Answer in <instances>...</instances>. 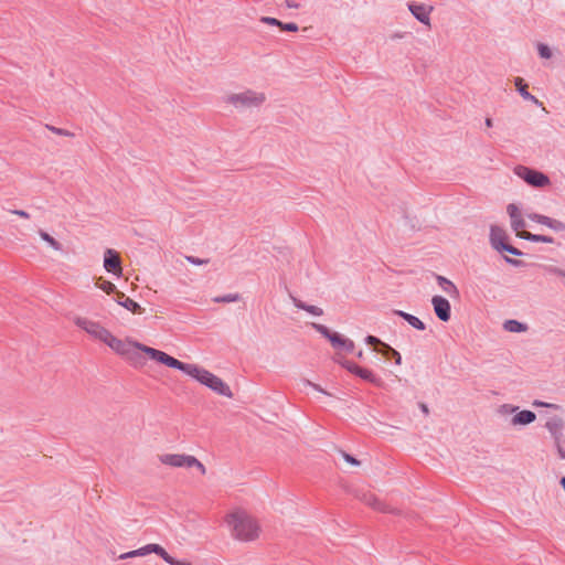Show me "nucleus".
<instances>
[{
	"label": "nucleus",
	"mask_w": 565,
	"mask_h": 565,
	"mask_svg": "<svg viewBox=\"0 0 565 565\" xmlns=\"http://www.w3.org/2000/svg\"><path fill=\"white\" fill-rule=\"evenodd\" d=\"M224 524L235 541L249 543L262 535V525L256 516L243 507H233L224 515Z\"/></svg>",
	"instance_id": "obj_1"
},
{
	"label": "nucleus",
	"mask_w": 565,
	"mask_h": 565,
	"mask_svg": "<svg viewBox=\"0 0 565 565\" xmlns=\"http://www.w3.org/2000/svg\"><path fill=\"white\" fill-rule=\"evenodd\" d=\"M126 350L128 353H122L121 356L125 358L131 365L142 366L145 361L142 360V354L147 355L150 360L166 365L170 369H175L183 372L186 363L169 355L168 353L142 344L136 340L127 338Z\"/></svg>",
	"instance_id": "obj_2"
},
{
	"label": "nucleus",
	"mask_w": 565,
	"mask_h": 565,
	"mask_svg": "<svg viewBox=\"0 0 565 565\" xmlns=\"http://www.w3.org/2000/svg\"><path fill=\"white\" fill-rule=\"evenodd\" d=\"M73 322L94 340L105 343L116 354L121 356L122 353H128L126 350L127 339L122 340L117 338L98 321L77 316L74 318Z\"/></svg>",
	"instance_id": "obj_3"
},
{
	"label": "nucleus",
	"mask_w": 565,
	"mask_h": 565,
	"mask_svg": "<svg viewBox=\"0 0 565 565\" xmlns=\"http://www.w3.org/2000/svg\"><path fill=\"white\" fill-rule=\"evenodd\" d=\"M183 373L218 395L233 396L230 386L221 377L195 363H186Z\"/></svg>",
	"instance_id": "obj_4"
},
{
	"label": "nucleus",
	"mask_w": 565,
	"mask_h": 565,
	"mask_svg": "<svg viewBox=\"0 0 565 565\" xmlns=\"http://www.w3.org/2000/svg\"><path fill=\"white\" fill-rule=\"evenodd\" d=\"M157 459L160 465L168 468L195 469L201 476H205L207 473V469L202 461H200L195 456L185 452L164 451L158 454Z\"/></svg>",
	"instance_id": "obj_5"
},
{
	"label": "nucleus",
	"mask_w": 565,
	"mask_h": 565,
	"mask_svg": "<svg viewBox=\"0 0 565 565\" xmlns=\"http://www.w3.org/2000/svg\"><path fill=\"white\" fill-rule=\"evenodd\" d=\"M507 212L511 220V227L518 237L536 243L552 244L554 242L551 236L532 234L527 231H524L525 221L523 220L522 214L515 204H509L507 206Z\"/></svg>",
	"instance_id": "obj_6"
},
{
	"label": "nucleus",
	"mask_w": 565,
	"mask_h": 565,
	"mask_svg": "<svg viewBox=\"0 0 565 565\" xmlns=\"http://www.w3.org/2000/svg\"><path fill=\"white\" fill-rule=\"evenodd\" d=\"M151 553L159 555L169 565H192L191 562L188 559H175L174 557L169 555L167 553V551L161 545L156 544V543L147 544L140 548H137V550H134V551H130L127 553H122L119 555L118 558L126 559V558H131V557H141V556H146Z\"/></svg>",
	"instance_id": "obj_7"
},
{
	"label": "nucleus",
	"mask_w": 565,
	"mask_h": 565,
	"mask_svg": "<svg viewBox=\"0 0 565 565\" xmlns=\"http://www.w3.org/2000/svg\"><path fill=\"white\" fill-rule=\"evenodd\" d=\"M266 100V95L263 92L246 89L239 93L228 94L225 97V103L235 108H249L258 107Z\"/></svg>",
	"instance_id": "obj_8"
},
{
	"label": "nucleus",
	"mask_w": 565,
	"mask_h": 565,
	"mask_svg": "<svg viewBox=\"0 0 565 565\" xmlns=\"http://www.w3.org/2000/svg\"><path fill=\"white\" fill-rule=\"evenodd\" d=\"M546 428L551 433V435L554 438L555 446L557 448V452L562 459H565V428H564V422L558 418L554 417L551 418L546 423Z\"/></svg>",
	"instance_id": "obj_9"
},
{
	"label": "nucleus",
	"mask_w": 565,
	"mask_h": 565,
	"mask_svg": "<svg viewBox=\"0 0 565 565\" xmlns=\"http://www.w3.org/2000/svg\"><path fill=\"white\" fill-rule=\"evenodd\" d=\"M518 177L523 179L526 183L533 186L543 188L550 183L548 178L542 172L529 169L523 166H519L514 169Z\"/></svg>",
	"instance_id": "obj_10"
},
{
	"label": "nucleus",
	"mask_w": 565,
	"mask_h": 565,
	"mask_svg": "<svg viewBox=\"0 0 565 565\" xmlns=\"http://www.w3.org/2000/svg\"><path fill=\"white\" fill-rule=\"evenodd\" d=\"M490 241L497 250H504L512 255H521V252L515 247L507 244V233L503 228L499 226H491L490 231Z\"/></svg>",
	"instance_id": "obj_11"
},
{
	"label": "nucleus",
	"mask_w": 565,
	"mask_h": 565,
	"mask_svg": "<svg viewBox=\"0 0 565 565\" xmlns=\"http://www.w3.org/2000/svg\"><path fill=\"white\" fill-rule=\"evenodd\" d=\"M104 268L116 276H121V260L119 254L114 249H106L104 254Z\"/></svg>",
	"instance_id": "obj_12"
},
{
	"label": "nucleus",
	"mask_w": 565,
	"mask_h": 565,
	"mask_svg": "<svg viewBox=\"0 0 565 565\" xmlns=\"http://www.w3.org/2000/svg\"><path fill=\"white\" fill-rule=\"evenodd\" d=\"M434 311L439 320L447 322L450 319L451 307L449 301L441 296H434L431 299Z\"/></svg>",
	"instance_id": "obj_13"
},
{
	"label": "nucleus",
	"mask_w": 565,
	"mask_h": 565,
	"mask_svg": "<svg viewBox=\"0 0 565 565\" xmlns=\"http://www.w3.org/2000/svg\"><path fill=\"white\" fill-rule=\"evenodd\" d=\"M408 9L419 22L430 26V13L433 12V7L424 3L411 2L408 4Z\"/></svg>",
	"instance_id": "obj_14"
},
{
	"label": "nucleus",
	"mask_w": 565,
	"mask_h": 565,
	"mask_svg": "<svg viewBox=\"0 0 565 565\" xmlns=\"http://www.w3.org/2000/svg\"><path fill=\"white\" fill-rule=\"evenodd\" d=\"M529 220L542 224L555 232H565V223L562 221L551 218L548 216L537 214V213H530L527 214Z\"/></svg>",
	"instance_id": "obj_15"
},
{
	"label": "nucleus",
	"mask_w": 565,
	"mask_h": 565,
	"mask_svg": "<svg viewBox=\"0 0 565 565\" xmlns=\"http://www.w3.org/2000/svg\"><path fill=\"white\" fill-rule=\"evenodd\" d=\"M330 342L340 354H348L354 350V343L339 333L330 335Z\"/></svg>",
	"instance_id": "obj_16"
},
{
	"label": "nucleus",
	"mask_w": 565,
	"mask_h": 565,
	"mask_svg": "<svg viewBox=\"0 0 565 565\" xmlns=\"http://www.w3.org/2000/svg\"><path fill=\"white\" fill-rule=\"evenodd\" d=\"M116 301L118 305L126 308L132 313L141 315L143 312V309L140 307L138 302L130 299L121 291H116Z\"/></svg>",
	"instance_id": "obj_17"
},
{
	"label": "nucleus",
	"mask_w": 565,
	"mask_h": 565,
	"mask_svg": "<svg viewBox=\"0 0 565 565\" xmlns=\"http://www.w3.org/2000/svg\"><path fill=\"white\" fill-rule=\"evenodd\" d=\"M536 418L535 413L531 411H521L511 418L512 426H524L533 423Z\"/></svg>",
	"instance_id": "obj_18"
},
{
	"label": "nucleus",
	"mask_w": 565,
	"mask_h": 565,
	"mask_svg": "<svg viewBox=\"0 0 565 565\" xmlns=\"http://www.w3.org/2000/svg\"><path fill=\"white\" fill-rule=\"evenodd\" d=\"M514 85L524 99L531 100L532 103L540 106L542 105V103L535 96L527 92V84L524 83L522 77H515Z\"/></svg>",
	"instance_id": "obj_19"
},
{
	"label": "nucleus",
	"mask_w": 565,
	"mask_h": 565,
	"mask_svg": "<svg viewBox=\"0 0 565 565\" xmlns=\"http://www.w3.org/2000/svg\"><path fill=\"white\" fill-rule=\"evenodd\" d=\"M366 343L372 345L376 352L381 353L384 356L390 355L393 350V348H391L388 344L382 342L380 339L373 335H369L366 338Z\"/></svg>",
	"instance_id": "obj_20"
},
{
	"label": "nucleus",
	"mask_w": 565,
	"mask_h": 565,
	"mask_svg": "<svg viewBox=\"0 0 565 565\" xmlns=\"http://www.w3.org/2000/svg\"><path fill=\"white\" fill-rule=\"evenodd\" d=\"M395 313L406 320L413 328L420 331L425 329L424 322L417 317L401 310H396Z\"/></svg>",
	"instance_id": "obj_21"
},
{
	"label": "nucleus",
	"mask_w": 565,
	"mask_h": 565,
	"mask_svg": "<svg viewBox=\"0 0 565 565\" xmlns=\"http://www.w3.org/2000/svg\"><path fill=\"white\" fill-rule=\"evenodd\" d=\"M438 282L448 296L452 298H457L459 296L458 288L447 278L439 276Z\"/></svg>",
	"instance_id": "obj_22"
},
{
	"label": "nucleus",
	"mask_w": 565,
	"mask_h": 565,
	"mask_svg": "<svg viewBox=\"0 0 565 565\" xmlns=\"http://www.w3.org/2000/svg\"><path fill=\"white\" fill-rule=\"evenodd\" d=\"M39 236L49 244L50 247H52L54 250H61L62 245L60 242H57L53 236H51L47 232L40 230Z\"/></svg>",
	"instance_id": "obj_23"
},
{
	"label": "nucleus",
	"mask_w": 565,
	"mask_h": 565,
	"mask_svg": "<svg viewBox=\"0 0 565 565\" xmlns=\"http://www.w3.org/2000/svg\"><path fill=\"white\" fill-rule=\"evenodd\" d=\"M294 303L297 308L306 310L310 315L321 316L323 313L322 309L317 306H307L306 303L297 299L294 300Z\"/></svg>",
	"instance_id": "obj_24"
},
{
	"label": "nucleus",
	"mask_w": 565,
	"mask_h": 565,
	"mask_svg": "<svg viewBox=\"0 0 565 565\" xmlns=\"http://www.w3.org/2000/svg\"><path fill=\"white\" fill-rule=\"evenodd\" d=\"M96 286H97V288L102 289L103 291H105L108 295H110V294L116 295V291H118L116 289V286L113 282H110L106 279H103V278L97 279Z\"/></svg>",
	"instance_id": "obj_25"
},
{
	"label": "nucleus",
	"mask_w": 565,
	"mask_h": 565,
	"mask_svg": "<svg viewBox=\"0 0 565 565\" xmlns=\"http://www.w3.org/2000/svg\"><path fill=\"white\" fill-rule=\"evenodd\" d=\"M503 328L509 332H523L526 330V327L516 320L505 321Z\"/></svg>",
	"instance_id": "obj_26"
},
{
	"label": "nucleus",
	"mask_w": 565,
	"mask_h": 565,
	"mask_svg": "<svg viewBox=\"0 0 565 565\" xmlns=\"http://www.w3.org/2000/svg\"><path fill=\"white\" fill-rule=\"evenodd\" d=\"M365 502L371 505L372 508H374L375 510H379V511H385V508L384 505L379 501L377 498H375L374 495H370L369 498H365L364 499Z\"/></svg>",
	"instance_id": "obj_27"
},
{
	"label": "nucleus",
	"mask_w": 565,
	"mask_h": 565,
	"mask_svg": "<svg viewBox=\"0 0 565 565\" xmlns=\"http://www.w3.org/2000/svg\"><path fill=\"white\" fill-rule=\"evenodd\" d=\"M537 51H539V54L542 58H551L552 57V51L551 49L543 44V43H540L537 45Z\"/></svg>",
	"instance_id": "obj_28"
},
{
	"label": "nucleus",
	"mask_w": 565,
	"mask_h": 565,
	"mask_svg": "<svg viewBox=\"0 0 565 565\" xmlns=\"http://www.w3.org/2000/svg\"><path fill=\"white\" fill-rule=\"evenodd\" d=\"M356 375L360 376L361 379L370 381V382H374L375 381V377H374L373 373L370 370H367V369L361 367L358 371Z\"/></svg>",
	"instance_id": "obj_29"
},
{
	"label": "nucleus",
	"mask_w": 565,
	"mask_h": 565,
	"mask_svg": "<svg viewBox=\"0 0 565 565\" xmlns=\"http://www.w3.org/2000/svg\"><path fill=\"white\" fill-rule=\"evenodd\" d=\"M282 31H288V32H297L299 30L298 25L296 23H282L281 22V25L279 26Z\"/></svg>",
	"instance_id": "obj_30"
},
{
	"label": "nucleus",
	"mask_w": 565,
	"mask_h": 565,
	"mask_svg": "<svg viewBox=\"0 0 565 565\" xmlns=\"http://www.w3.org/2000/svg\"><path fill=\"white\" fill-rule=\"evenodd\" d=\"M260 21L265 24H268V25H276V26H280L281 25V21L275 19V18H270V17H263L260 19Z\"/></svg>",
	"instance_id": "obj_31"
},
{
	"label": "nucleus",
	"mask_w": 565,
	"mask_h": 565,
	"mask_svg": "<svg viewBox=\"0 0 565 565\" xmlns=\"http://www.w3.org/2000/svg\"><path fill=\"white\" fill-rule=\"evenodd\" d=\"M238 300V296L237 295H226L222 298H215L214 301L216 302H220V301H223V302H235Z\"/></svg>",
	"instance_id": "obj_32"
},
{
	"label": "nucleus",
	"mask_w": 565,
	"mask_h": 565,
	"mask_svg": "<svg viewBox=\"0 0 565 565\" xmlns=\"http://www.w3.org/2000/svg\"><path fill=\"white\" fill-rule=\"evenodd\" d=\"M342 365L348 370L350 371L351 373L353 374H358V371L361 369V366L354 364V363H351V362H342Z\"/></svg>",
	"instance_id": "obj_33"
},
{
	"label": "nucleus",
	"mask_w": 565,
	"mask_h": 565,
	"mask_svg": "<svg viewBox=\"0 0 565 565\" xmlns=\"http://www.w3.org/2000/svg\"><path fill=\"white\" fill-rule=\"evenodd\" d=\"M185 259L193 264V265H196V266H200V265H205L207 264V260L206 259H200V258H196V257H193V256H186Z\"/></svg>",
	"instance_id": "obj_34"
},
{
	"label": "nucleus",
	"mask_w": 565,
	"mask_h": 565,
	"mask_svg": "<svg viewBox=\"0 0 565 565\" xmlns=\"http://www.w3.org/2000/svg\"><path fill=\"white\" fill-rule=\"evenodd\" d=\"M315 328L321 332L322 334H324L329 340H330V335H334V333H331L329 332V330L324 327V326H321V324H315Z\"/></svg>",
	"instance_id": "obj_35"
},
{
	"label": "nucleus",
	"mask_w": 565,
	"mask_h": 565,
	"mask_svg": "<svg viewBox=\"0 0 565 565\" xmlns=\"http://www.w3.org/2000/svg\"><path fill=\"white\" fill-rule=\"evenodd\" d=\"M343 459L350 463V465H353V466H359L360 465V461L356 460L354 457L348 455V454H343Z\"/></svg>",
	"instance_id": "obj_36"
},
{
	"label": "nucleus",
	"mask_w": 565,
	"mask_h": 565,
	"mask_svg": "<svg viewBox=\"0 0 565 565\" xmlns=\"http://www.w3.org/2000/svg\"><path fill=\"white\" fill-rule=\"evenodd\" d=\"M11 213L22 218H30V214L23 210H13Z\"/></svg>",
	"instance_id": "obj_37"
},
{
	"label": "nucleus",
	"mask_w": 565,
	"mask_h": 565,
	"mask_svg": "<svg viewBox=\"0 0 565 565\" xmlns=\"http://www.w3.org/2000/svg\"><path fill=\"white\" fill-rule=\"evenodd\" d=\"M284 3L286 6V8H288V9H298V8H300V4L295 2L294 0H285Z\"/></svg>",
	"instance_id": "obj_38"
},
{
	"label": "nucleus",
	"mask_w": 565,
	"mask_h": 565,
	"mask_svg": "<svg viewBox=\"0 0 565 565\" xmlns=\"http://www.w3.org/2000/svg\"><path fill=\"white\" fill-rule=\"evenodd\" d=\"M391 355L393 356V359H395V363L397 365H401L402 358H401V354L395 349L392 350Z\"/></svg>",
	"instance_id": "obj_39"
},
{
	"label": "nucleus",
	"mask_w": 565,
	"mask_h": 565,
	"mask_svg": "<svg viewBox=\"0 0 565 565\" xmlns=\"http://www.w3.org/2000/svg\"><path fill=\"white\" fill-rule=\"evenodd\" d=\"M516 409H518V407H512V406H510V405H503V406L501 407V413H502V414L513 413V412H515Z\"/></svg>",
	"instance_id": "obj_40"
},
{
	"label": "nucleus",
	"mask_w": 565,
	"mask_h": 565,
	"mask_svg": "<svg viewBox=\"0 0 565 565\" xmlns=\"http://www.w3.org/2000/svg\"><path fill=\"white\" fill-rule=\"evenodd\" d=\"M486 125H487V127H491L492 126V120L490 118H487L486 119Z\"/></svg>",
	"instance_id": "obj_41"
},
{
	"label": "nucleus",
	"mask_w": 565,
	"mask_h": 565,
	"mask_svg": "<svg viewBox=\"0 0 565 565\" xmlns=\"http://www.w3.org/2000/svg\"><path fill=\"white\" fill-rule=\"evenodd\" d=\"M362 356H363V353H362V351H360V352L358 353V358H362Z\"/></svg>",
	"instance_id": "obj_42"
}]
</instances>
